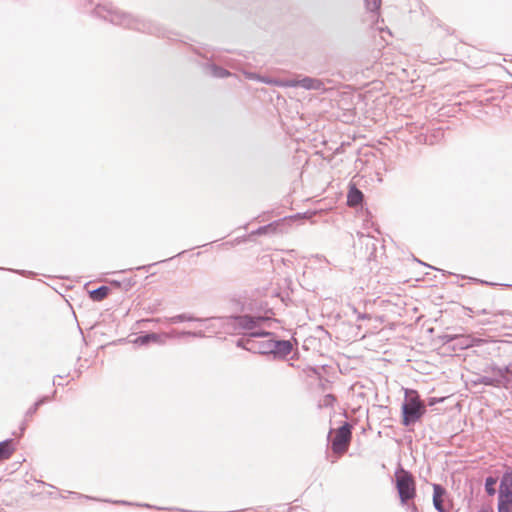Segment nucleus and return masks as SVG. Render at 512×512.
I'll return each instance as SVG.
<instances>
[{"label": "nucleus", "instance_id": "obj_5", "mask_svg": "<svg viewBox=\"0 0 512 512\" xmlns=\"http://www.w3.org/2000/svg\"><path fill=\"white\" fill-rule=\"evenodd\" d=\"M512 504V468L507 467L500 478L497 506Z\"/></svg>", "mask_w": 512, "mask_h": 512}, {"label": "nucleus", "instance_id": "obj_49", "mask_svg": "<svg viewBox=\"0 0 512 512\" xmlns=\"http://www.w3.org/2000/svg\"><path fill=\"white\" fill-rule=\"evenodd\" d=\"M417 261L419 262V264H423V265L427 266V264L423 263L422 261H420V260H417ZM428 267H429V265H428ZM430 268H432V267L430 266Z\"/></svg>", "mask_w": 512, "mask_h": 512}, {"label": "nucleus", "instance_id": "obj_46", "mask_svg": "<svg viewBox=\"0 0 512 512\" xmlns=\"http://www.w3.org/2000/svg\"><path fill=\"white\" fill-rule=\"evenodd\" d=\"M479 313L487 314V313H489V312H488L486 309H483V310L479 311Z\"/></svg>", "mask_w": 512, "mask_h": 512}, {"label": "nucleus", "instance_id": "obj_13", "mask_svg": "<svg viewBox=\"0 0 512 512\" xmlns=\"http://www.w3.org/2000/svg\"><path fill=\"white\" fill-rule=\"evenodd\" d=\"M290 86L292 87H301L306 90H325V84L322 80L318 78H313L309 76H304L297 81H293Z\"/></svg>", "mask_w": 512, "mask_h": 512}, {"label": "nucleus", "instance_id": "obj_27", "mask_svg": "<svg viewBox=\"0 0 512 512\" xmlns=\"http://www.w3.org/2000/svg\"><path fill=\"white\" fill-rule=\"evenodd\" d=\"M456 334H448L444 333L438 336L439 341L443 346H446L449 350H451V346H453L454 338Z\"/></svg>", "mask_w": 512, "mask_h": 512}, {"label": "nucleus", "instance_id": "obj_36", "mask_svg": "<svg viewBox=\"0 0 512 512\" xmlns=\"http://www.w3.org/2000/svg\"><path fill=\"white\" fill-rule=\"evenodd\" d=\"M353 312L356 314L357 320H370L371 319L370 314L358 312V310L355 307H353Z\"/></svg>", "mask_w": 512, "mask_h": 512}, {"label": "nucleus", "instance_id": "obj_43", "mask_svg": "<svg viewBox=\"0 0 512 512\" xmlns=\"http://www.w3.org/2000/svg\"><path fill=\"white\" fill-rule=\"evenodd\" d=\"M474 282H477V283H481V284H485V285H495V283H492V282H488V281H485V280H481V279H477V278H471Z\"/></svg>", "mask_w": 512, "mask_h": 512}, {"label": "nucleus", "instance_id": "obj_21", "mask_svg": "<svg viewBox=\"0 0 512 512\" xmlns=\"http://www.w3.org/2000/svg\"><path fill=\"white\" fill-rule=\"evenodd\" d=\"M205 70L215 78H226L230 75V72L214 62H207L204 66Z\"/></svg>", "mask_w": 512, "mask_h": 512}, {"label": "nucleus", "instance_id": "obj_34", "mask_svg": "<svg viewBox=\"0 0 512 512\" xmlns=\"http://www.w3.org/2000/svg\"><path fill=\"white\" fill-rule=\"evenodd\" d=\"M290 292H278L276 293V295L278 297H280L281 301L286 305L288 306L291 302H292V299L290 298Z\"/></svg>", "mask_w": 512, "mask_h": 512}, {"label": "nucleus", "instance_id": "obj_39", "mask_svg": "<svg viewBox=\"0 0 512 512\" xmlns=\"http://www.w3.org/2000/svg\"><path fill=\"white\" fill-rule=\"evenodd\" d=\"M497 512H512V503L497 506Z\"/></svg>", "mask_w": 512, "mask_h": 512}, {"label": "nucleus", "instance_id": "obj_7", "mask_svg": "<svg viewBox=\"0 0 512 512\" xmlns=\"http://www.w3.org/2000/svg\"><path fill=\"white\" fill-rule=\"evenodd\" d=\"M216 320V317H207V318H200L196 317L191 313H181L177 314L171 317H165V321L168 324H178L183 322H199V323H207L205 328L211 332H215V326L212 324L213 321Z\"/></svg>", "mask_w": 512, "mask_h": 512}, {"label": "nucleus", "instance_id": "obj_19", "mask_svg": "<svg viewBox=\"0 0 512 512\" xmlns=\"http://www.w3.org/2000/svg\"><path fill=\"white\" fill-rule=\"evenodd\" d=\"M485 371L486 372L490 371L494 375H496V378L501 380V384H502L504 382L507 383L509 381L506 374L511 371V366L510 365L499 366L495 363H492Z\"/></svg>", "mask_w": 512, "mask_h": 512}, {"label": "nucleus", "instance_id": "obj_40", "mask_svg": "<svg viewBox=\"0 0 512 512\" xmlns=\"http://www.w3.org/2000/svg\"><path fill=\"white\" fill-rule=\"evenodd\" d=\"M190 337L194 338H205L206 334L203 330L190 331Z\"/></svg>", "mask_w": 512, "mask_h": 512}, {"label": "nucleus", "instance_id": "obj_17", "mask_svg": "<svg viewBox=\"0 0 512 512\" xmlns=\"http://www.w3.org/2000/svg\"><path fill=\"white\" fill-rule=\"evenodd\" d=\"M57 391L54 390L53 394L51 396H48V395H43V396H40L28 409L27 411L25 412V418L26 419H30L32 418L38 411V409L48 403L49 401H51L52 399H54L55 395H56Z\"/></svg>", "mask_w": 512, "mask_h": 512}, {"label": "nucleus", "instance_id": "obj_45", "mask_svg": "<svg viewBox=\"0 0 512 512\" xmlns=\"http://www.w3.org/2000/svg\"><path fill=\"white\" fill-rule=\"evenodd\" d=\"M281 261L284 266H290L291 264H293V262L290 259L282 258Z\"/></svg>", "mask_w": 512, "mask_h": 512}, {"label": "nucleus", "instance_id": "obj_8", "mask_svg": "<svg viewBox=\"0 0 512 512\" xmlns=\"http://www.w3.org/2000/svg\"><path fill=\"white\" fill-rule=\"evenodd\" d=\"M103 9L107 12V15H103L102 17L106 20H109L111 23L116 25H127L130 26L132 24L133 16L129 13L113 9V8H104L101 6H97L95 8L96 13H100L99 10Z\"/></svg>", "mask_w": 512, "mask_h": 512}, {"label": "nucleus", "instance_id": "obj_35", "mask_svg": "<svg viewBox=\"0 0 512 512\" xmlns=\"http://www.w3.org/2000/svg\"><path fill=\"white\" fill-rule=\"evenodd\" d=\"M1 270H6L5 268H0ZM8 271H11L13 273L19 274L21 276L25 277H31L34 273L32 271L27 270H18V269H7Z\"/></svg>", "mask_w": 512, "mask_h": 512}, {"label": "nucleus", "instance_id": "obj_2", "mask_svg": "<svg viewBox=\"0 0 512 512\" xmlns=\"http://www.w3.org/2000/svg\"><path fill=\"white\" fill-rule=\"evenodd\" d=\"M401 424L404 427L414 426L420 422L427 413L419 392L412 388L404 389V399L401 404Z\"/></svg>", "mask_w": 512, "mask_h": 512}, {"label": "nucleus", "instance_id": "obj_32", "mask_svg": "<svg viewBox=\"0 0 512 512\" xmlns=\"http://www.w3.org/2000/svg\"><path fill=\"white\" fill-rule=\"evenodd\" d=\"M181 338V337H190V331H178V330H171L169 333H167V338Z\"/></svg>", "mask_w": 512, "mask_h": 512}, {"label": "nucleus", "instance_id": "obj_4", "mask_svg": "<svg viewBox=\"0 0 512 512\" xmlns=\"http://www.w3.org/2000/svg\"><path fill=\"white\" fill-rule=\"evenodd\" d=\"M352 429L353 425L347 421L342 422L336 433H333V430L330 429L327 435L328 447L334 453L346 452L348 444L352 439Z\"/></svg>", "mask_w": 512, "mask_h": 512}, {"label": "nucleus", "instance_id": "obj_10", "mask_svg": "<svg viewBox=\"0 0 512 512\" xmlns=\"http://www.w3.org/2000/svg\"><path fill=\"white\" fill-rule=\"evenodd\" d=\"M70 494L75 498H84L87 500L103 501V502H107V503H112L114 505L139 506V507H144L147 509H156V510H171L170 508L159 507V506L151 505L148 503L140 504V503H133V502H130L127 500L97 499L92 496L84 495V494H81L78 492H70Z\"/></svg>", "mask_w": 512, "mask_h": 512}, {"label": "nucleus", "instance_id": "obj_22", "mask_svg": "<svg viewBox=\"0 0 512 512\" xmlns=\"http://www.w3.org/2000/svg\"><path fill=\"white\" fill-rule=\"evenodd\" d=\"M109 283L111 286H113L115 288H121L125 292H128L132 287H134L137 284V280H136V277L133 276V277L125 278L123 280L111 279L109 281Z\"/></svg>", "mask_w": 512, "mask_h": 512}, {"label": "nucleus", "instance_id": "obj_47", "mask_svg": "<svg viewBox=\"0 0 512 512\" xmlns=\"http://www.w3.org/2000/svg\"><path fill=\"white\" fill-rule=\"evenodd\" d=\"M53 385H58V386H60V385H61V383H59V381H55V380H53Z\"/></svg>", "mask_w": 512, "mask_h": 512}, {"label": "nucleus", "instance_id": "obj_31", "mask_svg": "<svg viewBox=\"0 0 512 512\" xmlns=\"http://www.w3.org/2000/svg\"><path fill=\"white\" fill-rule=\"evenodd\" d=\"M246 77L248 79H251V80H258L262 83H265V84H271L273 81L269 78V77H261L259 75H257L256 73H253V72H249V73H245Z\"/></svg>", "mask_w": 512, "mask_h": 512}, {"label": "nucleus", "instance_id": "obj_11", "mask_svg": "<svg viewBox=\"0 0 512 512\" xmlns=\"http://www.w3.org/2000/svg\"><path fill=\"white\" fill-rule=\"evenodd\" d=\"M167 339V333L141 332L133 343L138 346H148L152 343L162 345Z\"/></svg>", "mask_w": 512, "mask_h": 512}, {"label": "nucleus", "instance_id": "obj_14", "mask_svg": "<svg viewBox=\"0 0 512 512\" xmlns=\"http://www.w3.org/2000/svg\"><path fill=\"white\" fill-rule=\"evenodd\" d=\"M347 204L351 207L364 204V193L352 182L349 183L347 192Z\"/></svg>", "mask_w": 512, "mask_h": 512}, {"label": "nucleus", "instance_id": "obj_9", "mask_svg": "<svg viewBox=\"0 0 512 512\" xmlns=\"http://www.w3.org/2000/svg\"><path fill=\"white\" fill-rule=\"evenodd\" d=\"M242 337L238 338L235 342L236 347L244 349L249 352L253 338H263L266 336H272L273 332L267 331L266 329H255V330H243Z\"/></svg>", "mask_w": 512, "mask_h": 512}, {"label": "nucleus", "instance_id": "obj_18", "mask_svg": "<svg viewBox=\"0 0 512 512\" xmlns=\"http://www.w3.org/2000/svg\"><path fill=\"white\" fill-rule=\"evenodd\" d=\"M16 450V441L13 438H7L0 441V460L9 459Z\"/></svg>", "mask_w": 512, "mask_h": 512}, {"label": "nucleus", "instance_id": "obj_30", "mask_svg": "<svg viewBox=\"0 0 512 512\" xmlns=\"http://www.w3.org/2000/svg\"><path fill=\"white\" fill-rule=\"evenodd\" d=\"M367 10L370 12H377L380 7L382 0H364Z\"/></svg>", "mask_w": 512, "mask_h": 512}, {"label": "nucleus", "instance_id": "obj_37", "mask_svg": "<svg viewBox=\"0 0 512 512\" xmlns=\"http://www.w3.org/2000/svg\"><path fill=\"white\" fill-rule=\"evenodd\" d=\"M156 264H157V263H152V264H147V265H141V266H138V267H136V268H130V269H128V270H122V271H120V272H121V273H124V272H126V271H132L133 269H135V270H144V271L148 272V271L150 270V268H151L152 266L156 265Z\"/></svg>", "mask_w": 512, "mask_h": 512}, {"label": "nucleus", "instance_id": "obj_28", "mask_svg": "<svg viewBox=\"0 0 512 512\" xmlns=\"http://www.w3.org/2000/svg\"><path fill=\"white\" fill-rule=\"evenodd\" d=\"M280 289L283 290L282 292H294L293 281L291 277L287 276L282 280V283L280 284Z\"/></svg>", "mask_w": 512, "mask_h": 512}, {"label": "nucleus", "instance_id": "obj_42", "mask_svg": "<svg viewBox=\"0 0 512 512\" xmlns=\"http://www.w3.org/2000/svg\"><path fill=\"white\" fill-rule=\"evenodd\" d=\"M409 512H420L418 507L414 503H409L404 506Z\"/></svg>", "mask_w": 512, "mask_h": 512}, {"label": "nucleus", "instance_id": "obj_50", "mask_svg": "<svg viewBox=\"0 0 512 512\" xmlns=\"http://www.w3.org/2000/svg\"><path fill=\"white\" fill-rule=\"evenodd\" d=\"M288 253H289L290 255H293V254L295 253V250H290V251H288Z\"/></svg>", "mask_w": 512, "mask_h": 512}, {"label": "nucleus", "instance_id": "obj_33", "mask_svg": "<svg viewBox=\"0 0 512 512\" xmlns=\"http://www.w3.org/2000/svg\"><path fill=\"white\" fill-rule=\"evenodd\" d=\"M337 401V398L334 394H326L323 400L324 407H332L334 403Z\"/></svg>", "mask_w": 512, "mask_h": 512}, {"label": "nucleus", "instance_id": "obj_25", "mask_svg": "<svg viewBox=\"0 0 512 512\" xmlns=\"http://www.w3.org/2000/svg\"><path fill=\"white\" fill-rule=\"evenodd\" d=\"M279 226V222L278 221H273L267 225H263V226H260L258 227L256 230H254L252 232L253 235H267V234H272V233H275L277 228Z\"/></svg>", "mask_w": 512, "mask_h": 512}, {"label": "nucleus", "instance_id": "obj_15", "mask_svg": "<svg viewBox=\"0 0 512 512\" xmlns=\"http://www.w3.org/2000/svg\"><path fill=\"white\" fill-rule=\"evenodd\" d=\"M265 340H255L253 338V342L251 343V347L249 348V352L254 354H260L264 356H270V346H271V337H266Z\"/></svg>", "mask_w": 512, "mask_h": 512}, {"label": "nucleus", "instance_id": "obj_26", "mask_svg": "<svg viewBox=\"0 0 512 512\" xmlns=\"http://www.w3.org/2000/svg\"><path fill=\"white\" fill-rule=\"evenodd\" d=\"M474 384H482L485 386L490 387H499L501 385V380H499L496 377H490V376H479L475 381Z\"/></svg>", "mask_w": 512, "mask_h": 512}, {"label": "nucleus", "instance_id": "obj_51", "mask_svg": "<svg viewBox=\"0 0 512 512\" xmlns=\"http://www.w3.org/2000/svg\"><path fill=\"white\" fill-rule=\"evenodd\" d=\"M183 253H185V251L179 252V253L177 254V256H180V255H182Z\"/></svg>", "mask_w": 512, "mask_h": 512}, {"label": "nucleus", "instance_id": "obj_12", "mask_svg": "<svg viewBox=\"0 0 512 512\" xmlns=\"http://www.w3.org/2000/svg\"><path fill=\"white\" fill-rule=\"evenodd\" d=\"M480 343V340L477 338H474L470 335H462V334H456L454 338L453 346H451V351H461L466 350L468 348L478 346Z\"/></svg>", "mask_w": 512, "mask_h": 512}, {"label": "nucleus", "instance_id": "obj_23", "mask_svg": "<svg viewBox=\"0 0 512 512\" xmlns=\"http://www.w3.org/2000/svg\"><path fill=\"white\" fill-rule=\"evenodd\" d=\"M444 137V131L442 128L434 129L430 134L424 136V144L435 145L439 143Z\"/></svg>", "mask_w": 512, "mask_h": 512}, {"label": "nucleus", "instance_id": "obj_48", "mask_svg": "<svg viewBox=\"0 0 512 512\" xmlns=\"http://www.w3.org/2000/svg\"><path fill=\"white\" fill-rule=\"evenodd\" d=\"M53 385H58V386H60V385H61V383H59V381H55V380H53Z\"/></svg>", "mask_w": 512, "mask_h": 512}, {"label": "nucleus", "instance_id": "obj_1", "mask_svg": "<svg viewBox=\"0 0 512 512\" xmlns=\"http://www.w3.org/2000/svg\"><path fill=\"white\" fill-rule=\"evenodd\" d=\"M230 306L233 313L229 316L216 317V320H227L234 330L265 329L263 326L272 320L273 312L263 300L248 297L232 298Z\"/></svg>", "mask_w": 512, "mask_h": 512}, {"label": "nucleus", "instance_id": "obj_16", "mask_svg": "<svg viewBox=\"0 0 512 512\" xmlns=\"http://www.w3.org/2000/svg\"><path fill=\"white\" fill-rule=\"evenodd\" d=\"M447 491L441 484H433V506L437 512H447L443 505L442 497L446 495Z\"/></svg>", "mask_w": 512, "mask_h": 512}, {"label": "nucleus", "instance_id": "obj_41", "mask_svg": "<svg viewBox=\"0 0 512 512\" xmlns=\"http://www.w3.org/2000/svg\"><path fill=\"white\" fill-rule=\"evenodd\" d=\"M28 420H29V419H26V418H25V419L22 421V423L20 424V427H19V430H20V436L24 435V433H25V431H26V429H27V426H28V424H27Z\"/></svg>", "mask_w": 512, "mask_h": 512}, {"label": "nucleus", "instance_id": "obj_3", "mask_svg": "<svg viewBox=\"0 0 512 512\" xmlns=\"http://www.w3.org/2000/svg\"><path fill=\"white\" fill-rule=\"evenodd\" d=\"M393 483L401 506H405L407 502L414 500L417 496L416 481L412 473L404 469L401 465H399L395 471Z\"/></svg>", "mask_w": 512, "mask_h": 512}, {"label": "nucleus", "instance_id": "obj_38", "mask_svg": "<svg viewBox=\"0 0 512 512\" xmlns=\"http://www.w3.org/2000/svg\"><path fill=\"white\" fill-rule=\"evenodd\" d=\"M443 400H444L443 398H438V397H429V398L427 399V406L432 407V406H434V405H436V404H438V403H440V402H443Z\"/></svg>", "mask_w": 512, "mask_h": 512}, {"label": "nucleus", "instance_id": "obj_6", "mask_svg": "<svg viewBox=\"0 0 512 512\" xmlns=\"http://www.w3.org/2000/svg\"><path fill=\"white\" fill-rule=\"evenodd\" d=\"M271 337L270 356L274 360H285L292 352L293 346L290 340L278 339L273 333Z\"/></svg>", "mask_w": 512, "mask_h": 512}, {"label": "nucleus", "instance_id": "obj_29", "mask_svg": "<svg viewBox=\"0 0 512 512\" xmlns=\"http://www.w3.org/2000/svg\"><path fill=\"white\" fill-rule=\"evenodd\" d=\"M306 373H307L308 377H315V378L319 379L320 381L323 378L322 374H321V368L317 367V366H308L306 368Z\"/></svg>", "mask_w": 512, "mask_h": 512}, {"label": "nucleus", "instance_id": "obj_24", "mask_svg": "<svg viewBox=\"0 0 512 512\" xmlns=\"http://www.w3.org/2000/svg\"><path fill=\"white\" fill-rule=\"evenodd\" d=\"M498 477L489 475L484 479V490L490 497L494 496L498 491L496 490V484Z\"/></svg>", "mask_w": 512, "mask_h": 512}, {"label": "nucleus", "instance_id": "obj_20", "mask_svg": "<svg viewBox=\"0 0 512 512\" xmlns=\"http://www.w3.org/2000/svg\"><path fill=\"white\" fill-rule=\"evenodd\" d=\"M110 293L111 287L108 285H101L95 289L88 290V296L93 302L104 300Z\"/></svg>", "mask_w": 512, "mask_h": 512}, {"label": "nucleus", "instance_id": "obj_44", "mask_svg": "<svg viewBox=\"0 0 512 512\" xmlns=\"http://www.w3.org/2000/svg\"><path fill=\"white\" fill-rule=\"evenodd\" d=\"M477 512H494L491 506H482Z\"/></svg>", "mask_w": 512, "mask_h": 512}]
</instances>
